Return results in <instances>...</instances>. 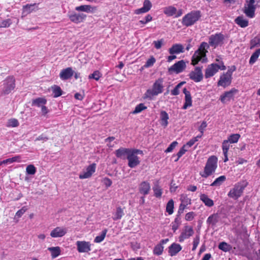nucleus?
Here are the masks:
<instances>
[{"label":"nucleus","mask_w":260,"mask_h":260,"mask_svg":"<svg viewBox=\"0 0 260 260\" xmlns=\"http://www.w3.org/2000/svg\"><path fill=\"white\" fill-rule=\"evenodd\" d=\"M26 210L27 209L25 207H23L16 212L15 216L17 218L21 217L22 215L26 212Z\"/></svg>","instance_id":"obj_61"},{"label":"nucleus","mask_w":260,"mask_h":260,"mask_svg":"<svg viewBox=\"0 0 260 260\" xmlns=\"http://www.w3.org/2000/svg\"><path fill=\"white\" fill-rule=\"evenodd\" d=\"M231 144L228 140H225L223 141L222 144V149L223 152H228Z\"/></svg>","instance_id":"obj_51"},{"label":"nucleus","mask_w":260,"mask_h":260,"mask_svg":"<svg viewBox=\"0 0 260 260\" xmlns=\"http://www.w3.org/2000/svg\"><path fill=\"white\" fill-rule=\"evenodd\" d=\"M143 7L148 12L152 7L151 3L149 0H145Z\"/></svg>","instance_id":"obj_59"},{"label":"nucleus","mask_w":260,"mask_h":260,"mask_svg":"<svg viewBox=\"0 0 260 260\" xmlns=\"http://www.w3.org/2000/svg\"><path fill=\"white\" fill-rule=\"evenodd\" d=\"M68 17L71 22L75 24H79L83 22L86 19L87 15L83 13L71 12L68 13Z\"/></svg>","instance_id":"obj_10"},{"label":"nucleus","mask_w":260,"mask_h":260,"mask_svg":"<svg viewBox=\"0 0 260 260\" xmlns=\"http://www.w3.org/2000/svg\"><path fill=\"white\" fill-rule=\"evenodd\" d=\"M38 9V4H28L22 7V12L23 14L27 15L34 11H36Z\"/></svg>","instance_id":"obj_23"},{"label":"nucleus","mask_w":260,"mask_h":260,"mask_svg":"<svg viewBox=\"0 0 260 260\" xmlns=\"http://www.w3.org/2000/svg\"><path fill=\"white\" fill-rule=\"evenodd\" d=\"M194 234L193 228L191 226L185 225L179 237V241L182 242L184 240L188 239Z\"/></svg>","instance_id":"obj_15"},{"label":"nucleus","mask_w":260,"mask_h":260,"mask_svg":"<svg viewBox=\"0 0 260 260\" xmlns=\"http://www.w3.org/2000/svg\"><path fill=\"white\" fill-rule=\"evenodd\" d=\"M146 109L147 107L145 106L144 104L140 103L136 107L134 111L132 113L134 114H138Z\"/></svg>","instance_id":"obj_46"},{"label":"nucleus","mask_w":260,"mask_h":260,"mask_svg":"<svg viewBox=\"0 0 260 260\" xmlns=\"http://www.w3.org/2000/svg\"><path fill=\"white\" fill-rule=\"evenodd\" d=\"M163 40L162 39H161L160 40H158V41H155L153 42V44L154 45V47L156 49H160L161 46H162V45L163 44Z\"/></svg>","instance_id":"obj_62"},{"label":"nucleus","mask_w":260,"mask_h":260,"mask_svg":"<svg viewBox=\"0 0 260 260\" xmlns=\"http://www.w3.org/2000/svg\"><path fill=\"white\" fill-rule=\"evenodd\" d=\"M101 77L102 74L99 71L96 70L88 76V79L98 81Z\"/></svg>","instance_id":"obj_45"},{"label":"nucleus","mask_w":260,"mask_h":260,"mask_svg":"<svg viewBox=\"0 0 260 260\" xmlns=\"http://www.w3.org/2000/svg\"><path fill=\"white\" fill-rule=\"evenodd\" d=\"M207 122L205 121H203L202 122L201 125L198 128L199 131L201 133H204V131L206 127H207Z\"/></svg>","instance_id":"obj_63"},{"label":"nucleus","mask_w":260,"mask_h":260,"mask_svg":"<svg viewBox=\"0 0 260 260\" xmlns=\"http://www.w3.org/2000/svg\"><path fill=\"white\" fill-rule=\"evenodd\" d=\"M200 200L208 207H211L214 205L213 201L205 194H202L200 196Z\"/></svg>","instance_id":"obj_31"},{"label":"nucleus","mask_w":260,"mask_h":260,"mask_svg":"<svg viewBox=\"0 0 260 260\" xmlns=\"http://www.w3.org/2000/svg\"><path fill=\"white\" fill-rule=\"evenodd\" d=\"M235 22L242 28L247 27L249 24L248 20L243 16H239L235 19Z\"/></svg>","instance_id":"obj_29"},{"label":"nucleus","mask_w":260,"mask_h":260,"mask_svg":"<svg viewBox=\"0 0 260 260\" xmlns=\"http://www.w3.org/2000/svg\"><path fill=\"white\" fill-rule=\"evenodd\" d=\"M236 68L235 66H233L231 67L230 69H229L228 71L225 73L226 74H227L228 76H230L231 77H232V74L233 73L236 71Z\"/></svg>","instance_id":"obj_64"},{"label":"nucleus","mask_w":260,"mask_h":260,"mask_svg":"<svg viewBox=\"0 0 260 260\" xmlns=\"http://www.w3.org/2000/svg\"><path fill=\"white\" fill-rule=\"evenodd\" d=\"M224 36L221 33H217L215 35H212L209 38V44L206 42H202L198 49L194 52L191 57V64L193 66L197 64L199 61L202 63H205L208 59L206 56L207 49L209 48V45L214 48L217 46H221L223 44Z\"/></svg>","instance_id":"obj_1"},{"label":"nucleus","mask_w":260,"mask_h":260,"mask_svg":"<svg viewBox=\"0 0 260 260\" xmlns=\"http://www.w3.org/2000/svg\"><path fill=\"white\" fill-rule=\"evenodd\" d=\"M186 68L185 62L183 60H181L178 61L175 64H174L172 66H171L170 69V71H174L176 73H180L182 72Z\"/></svg>","instance_id":"obj_22"},{"label":"nucleus","mask_w":260,"mask_h":260,"mask_svg":"<svg viewBox=\"0 0 260 260\" xmlns=\"http://www.w3.org/2000/svg\"><path fill=\"white\" fill-rule=\"evenodd\" d=\"M174 202L172 199L169 201L166 205V212L169 215H171L174 212Z\"/></svg>","instance_id":"obj_41"},{"label":"nucleus","mask_w":260,"mask_h":260,"mask_svg":"<svg viewBox=\"0 0 260 260\" xmlns=\"http://www.w3.org/2000/svg\"><path fill=\"white\" fill-rule=\"evenodd\" d=\"M185 82H181L178 83L173 90L171 91V94L173 95H177L179 94V88L185 83Z\"/></svg>","instance_id":"obj_49"},{"label":"nucleus","mask_w":260,"mask_h":260,"mask_svg":"<svg viewBox=\"0 0 260 260\" xmlns=\"http://www.w3.org/2000/svg\"><path fill=\"white\" fill-rule=\"evenodd\" d=\"M226 180L225 176H220L217 178L211 184V186L218 187L220 186Z\"/></svg>","instance_id":"obj_36"},{"label":"nucleus","mask_w":260,"mask_h":260,"mask_svg":"<svg viewBox=\"0 0 260 260\" xmlns=\"http://www.w3.org/2000/svg\"><path fill=\"white\" fill-rule=\"evenodd\" d=\"M177 9L173 6H169L165 7L164 10V14L169 17L175 15Z\"/></svg>","instance_id":"obj_32"},{"label":"nucleus","mask_w":260,"mask_h":260,"mask_svg":"<svg viewBox=\"0 0 260 260\" xmlns=\"http://www.w3.org/2000/svg\"><path fill=\"white\" fill-rule=\"evenodd\" d=\"M183 92L185 94V103L182 107L183 109H186L188 107L192 106V99L189 91L187 90L186 88L183 89Z\"/></svg>","instance_id":"obj_25"},{"label":"nucleus","mask_w":260,"mask_h":260,"mask_svg":"<svg viewBox=\"0 0 260 260\" xmlns=\"http://www.w3.org/2000/svg\"><path fill=\"white\" fill-rule=\"evenodd\" d=\"M164 250V247L161 244L156 245L153 249V253L156 255H160L162 254Z\"/></svg>","instance_id":"obj_48"},{"label":"nucleus","mask_w":260,"mask_h":260,"mask_svg":"<svg viewBox=\"0 0 260 260\" xmlns=\"http://www.w3.org/2000/svg\"><path fill=\"white\" fill-rule=\"evenodd\" d=\"M260 46V38L257 35L250 41V49H252Z\"/></svg>","instance_id":"obj_37"},{"label":"nucleus","mask_w":260,"mask_h":260,"mask_svg":"<svg viewBox=\"0 0 260 260\" xmlns=\"http://www.w3.org/2000/svg\"><path fill=\"white\" fill-rule=\"evenodd\" d=\"M232 80V77L228 76L225 73H223L220 75L219 79L217 82V86H222L225 88L231 84Z\"/></svg>","instance_id":"obj_17"},{"label":"nucleus","mask_w":260,"mask_h":260,"mask_svg":"<svg viewBox=\"0 0 260 260\" xmlns=\"http://www.w3.org/2000/svg\"><path fill=\"white\" fill-rule=\"evenodd\" d=\"M15 80L13 76H9L3 81L2 94L4 95L9 94L15 87Z\"/></svg>","instance_id":"obj_7"},{"label":"nucleus","mask_w":260,"mask_h":260,"mask_svg":"<svg viewBox=\"0 0 260 260\" xmlns=\"http://www.w3.org/2000/svg\"><path fill=\"white\" fill-rule=\"evenodd\" d=\"M199 243H200V236L197 235L194 238L193 241V246L192 248V251H194L197 249Z\"/></svg>","instance_id":"obj_55"},{"label":"nucleus","mask_w":260,"mask_h":260,"mask_svg":"<svg viewBox=\"0 0 260 260\" xmlns=\"http://www.w3.org/2000/svg\"><path fill=\"white\" fill-rule=\"evenodd\" d=\"M46 103L47 100L45 98H38L32 100L31 105L39 107L45 105Z\"/></svg>","instance_id":"obj_35"},{"label":"nucleus","mask_w":260,"mask_h":260,"mask_svg":"<svg viewBox=\"0 0 260 260\" xmlns=\"http://www.w3.org/2000/svg\"><path fill=\"white\" fill-rule=\"evenodd\" d=\"M240 138V135L238 134H232L228 137L227 140L231 144H232L237 143Z\"/></svg>","instance_id":"obj_43"},{"label":"nucleus","mask_w":260,"mask_h":260,"mask_svg":"<svg viewBox=\"0 0 260 260\" xmlns=\"http://www.w3.org/2000/svg\"><path fill=\"white\" fill-rule=\"evenodd\" d=\"M140 155L141 157L143 155L142 150L138 149H131V168H134L140 163Z\"/></svg>","instance_id":"obj_13"},{"label":"nucleus","mask_w":260,"mask_h":260,"mask_svg":"<svg viewBox=\"0 0 260 260\" xmlns=\"http://www.w3.org/2000/svg\"><path fill=\"white\" fill-rule=\"evenodd\" d=\"M164 79L161 78L156 80L153 83L152 88L148 89L145 92L144 98L146 99L151 100L154 96L161 93L164 91Z\"/></svg>","instance_id":"obj_2"},{"label":"nucleus","mask_w":260,"mask_h":260,"mask_svg":"<svg viewBox=\"0 0 260 260\" xmlns=\"http://www.w3.org/2000/svg\"><path fill=\"white\" fill-rule=\"evenodd\" d=\"M156 59L153 56H151L150 58H149L146 62L144 67L145 68H149L154 64V63L155 62Z\"/></svg>","instance_id":"obj_53"},{"label":"nucleus","mask_w":260,"mask_h":260,"mask_svg":"<svg viewBox=\"0 0 260 260\" xmlns=\"http://www.w3.org/2000/svg\"><path fill=\"white\" fill-rule=\"evenodd\" d=\"M74 71L71 67L62 69L59 74V77L62 80H67L70 79L74 75Z\"/></svg>","instance_id":"obj_21"},{"label":"nucleus","mask_w":260,"mask_h":260,"mask_svg":"<svg viewBox=\"0 0 260 260\" xmlns=\"http://www.w3.org/2000/svg\"><path fill=\"white\" fill-rule=\"evenodd\" d=\"M48 249L51 252V257L52 258H55L60 254V248L58 246L49 247Z\"/></svg>","instance_id":"obj_33"},{"label":"nucleus","mask_w":260,"mask_h":260,"mask_svg":"<svg viewBox=\"0 0 260 260\" xmlns=\"http://www.w3.org/2000/svg\"><path fill=\"white\" fill-rule=\"evenodd\" d=\"M185 148L186 146L184 145L181 148L177 154V158L175 160V161H177L187 151V149Z\"/></svg>","instance_id":"obj_52"},{"label":"nucleus","mask_w":260,"mask_h":260,"mask_svg":"<svg viewBox=\"0 0 260 260\" xmlns=\"http://www.w3.org/2000/svg\"><path fill=\"white\" fill-rule=\"evenodd\" d=\"M123 215V211L121 208L118 207L116 209V211L114 214V217H113V219L115 220L120 219Z\"/></svg>","instance_id":"obj_50"},{"label":"nucleus","mask_w":260,"mask_h":260,"mask_svg":"<svg viewBox=\"0 0 260 260\" xmlns=\"http://www.w3.org/2000/svg\"><path fill=\"white\" fill-rule=\"evenodd\" d=\"M115 154L116 157L121 159H127L128 166L130 167V149L120 147L115 150Z\"/></svg>","instance_id":"obj_11"},{"label":"nucleus","mask_w":260,"mask_h":260,"mask_svg":"<svg viewBox=\"0 0 260 260\" xmlns=\"http://www.w3.org/2000/svg\"><path fill=\"white\" fill-rule=\"evenodd\" d=\"M160 119L161 125L166 127L168 125V119L169 116L168 114L165 111H161L160 113Z\"/></svg>","instance_id":"obj_30"},{"label":"nucleus","mask_w":260,"mask_h":260,"mask_svg":"<svg viewBox=\"0 0 260 260\" xmlns=\"http://www.w3.org/2000/svg\"><path fill=\"white\" fill-rule=\"evenodd\" d=\"M51 89L53 94V97L55 98L61 96L63 93V91L61 88L56 85H54L51 86Z\"/></svg>","instance_id":"obj_34"},{"label":"nucleus","mask_w":260,"mask_h":260,"mask_svg":"<svg viewBox=\"0 0 260 260\" xmlns=\"http://www.w3.org/2000/svg\"><path fill=\"white\" fill-rule=\"evenodd\" d=\"M245 187L246 185L237 183L234 186V188L230 190L228 195L230 198L237 200L241 197Z\"/></svg>","instance_id":"obj_8"},{"label":"nucleus","mask_w":260,"mask_h":260,"mask_svg":"<svg viewBox=\"0 0 260 260\" xmlns=\"http://www.w3.org/2000/svg\"><path fill=\"white\" fill-rule=\"evenodd\" d=\"M107 233V229H105L103 230L101 234L99 236H97L94 239V242L95 243H100L102 242L105 239L106 234Z\"/></svg>","instance_id":"obj_42"},{"label":"nucleus","mask_w":260,"mask_h":260,"mask_svg":"<svg viewBox=\"0 0 260 260\" xmlns=\"http://www.w3.org/2000/svg\"><path fill=\"white\" fill-rule=\"evenodd\" d=\"M169 254L173 256L176 255L182 249V246L178 243H173L168 248Z\"/></svg>","instance_id":"obj_24"},{"label":"nucleus","mask_w":260,"mask_h":260,"mask_svg":"<svg viewBox=\"0 0 260 260\" xmlns=\"http://www.w3.org/2000/svg\"><path fill=\"white\" fill-rule=\"evenodd\" d=\"M12 23L10 19L3 20L1 21L2 27H8Z\"/></svg>","instance_id":"obj_57"},{"label":"nucleus","mask_w":260,"mask_h":260,"mask_svg":"<svg viewBox=\"0 0 260 260\" xmlns=\"http://www.w3.org/2000/svg\"><path fill=\"white\" fill-rule=\"evenodd\" d=\"M221 65L217 63H213L208 65L206 68L205 73V77L206 78H209L213 76L219 70H225V66L224 65L223 61H220Z\"/></svg>","instance_id":"obj_6"},{"label":"nucleus","mask_w":260,"mask_h":260,"mask_svg":"<svg viewBox=\"0 0 260 260\" xmlns=\"http://www.w3.org/2000/svg\"><path fill=\"white\" fill-rule=\"evenodd\" d=\"M202 17L201 12L193 10L183 16L182 24L183 26L188 27L194 25Z\"/></svg>","instance_id":"obj_4"},{"label":"nucleus","mask_w":260,"mask_h":260,"mask_svg":"<svg viewBox=\"0 0 260 260\" xmlns=\"http://www.w3.org/2000/svg\"><path fill=\"white\" fill-rule=\"evenodd\" d=\"M203 67H197L188 75L189 78L195 82H199L203 79Z\"/></svg>","instance_id":"obj_12"},{"label":"nucleus","mask_w":260,"mask_h":260,"mask_svg":"<svg viewBox=\"0 0 260 260\" xmlns=\"http://www.w3.org/2000/svg\"><path fill=\"white\" fill-rule=\"evenodd\" d=\"M154 194L156 198H160L162 195V190L158 184H155L152 188Z\"/></svg>","instance_id":"obj_44"},{"label":"nucleus","mask_w":260,"mask_h":260,"mask_svg":"<svg viewBox=\"0 0 260 260\" xmlns=\"http://www.w3.org/2000/svg\"><path fill=\"white\" fill-rule=\"evenodd\" d=\"M218 158L215 155L210 156L206 163L203 172H200V175L203 177L207 178L213 174L217 168Z\"/></svg>","instance_id":"obj_3"},{"label":"nucleus","mask_w":260,"mask_h":260,"mask_svg":"<svg viewBox=\"0 0 260 260\" xmlns=\"http://www.w3.org/2000/svg\"><path fill=\"white\" fill-rule=\"evenodd\" d=\"M115 140V137H109L105 140V142H107V145L109 147H113L114 146V143L112 144L111 142Z\"/></svg>","instance_id":"obj_58"},{"label":"nucleus","mask_w":260,"mask_h":260,"mask_svg":"<svg viewBox=\"0 0 260 260\" xmlns=\"http://www.w3.org/2000/svg\"><path fill=\"white\" fill-rule=\"evenodd\" d=\"M195 215L196 214L193 212H188L185 215V220L187 221H191L194 218Z\"/></svg>","instance_id":"obj_60"},{"label":"nucleus","mask_w":260,"mask_h":260,"mask_svg":"<svg viewBox=\"0 0 260 260\" xmlns=\"http://www.w3.org/2000/svg\"><path fill=\"white\" fill-rule=\"evenodd\" d=\"M19 123L17 119L15 118L10 119L7 124V126L9 127H15L19 125Z\"/></svg>","instance_id":"obj_47"},{"label":"nucleus","mask_w":260,"mask_h":260,"mask_svg":"<svg viewBox=\"0 0 260 260\" xmlns=\"http://www.w3.org/2000/svg\"><path fill=\"white\" fill-rule=\"evenodd\" d=\"M228 217L227 214L222 210H218L216 213L210 215L206 220L209 226L214 227L219 222H222L224 218Z\"/></svg>","instance_id":"obj_5"},{"label":"nucleus","mask_w":260,"mask_h":260,"mask_svg":"<svg viewBox=\"0 0 260 260\" xmlns=\"http://www.w3.org/2000/svg\"><path fill=\"white\" fill-rule=\"evenodd\" d=\"M178 145V142L177 141L173 142L167 148V149L165 150L166 153L171 152L173 151V150Z\"/></svg>","instance_id":"obj_56"},{"label":"nucleus","mask_w":260,"mask_h":260,"mask_svg":"<svg viewBox=\"0 0 260 260\" xmlns=\"http://www.w3.org/2000/svg\"><path fill=\"white\" fill-rule=\"evenodd\" d=\"M21 157L19 155L15 156L12 158H9L4 160L2 161V162L4 163V165L7 164H11L14 162H20V161Z\"/></svg>","instance_id":"obj_40"},{"label":"nucleus","mask_w":260,"mask_h":260,"mask_svg":"<svg viewBox=\"0 0 260 260\" xmlns=\"http://www.w3.org/2000/svg\"><path fill=\"white\" fill-rule=\"evenodd\" d=\"M37 172V168L34 165H29L26 168V176L25 181H28L30 179L29 175H34Z\"/></svg>","instance_id":"obj_27"},{"label":"nucleus","mask_w":260,"mask_h":260,"mask_svg":"<svg viewBox=\"0 0 260 260\" xmlns=\"http://www.w3.org/2000/svg\"><path fill=\"white\" fill-rule=\"evenodd\" d=\"M246 2L247 4L244 6L243 12L247 17L252 18L255 16V11L256 8V6L254 5L255 0H249L248 2Z\"/></svg>","instance_id":"obj_9"},{"label":"nucleus","mask_w":260,"mask_h":260,"mask_svg":"<svg viewBox=\"0 0 260 260\" xmlns=\"http://www.w3.org/2000/svg\"><path fill=\"white\" fill-rule=\"evenodd\" d=\"M77 249L79 253H88L91 250V243L85 241H77L76 243Z\"/></svg>","instance_id":"obj_14"},{"label":"nucleus","mask_w":260,"mask_h":260,"mask_svg":"<svg viewBox=\"0 0 260 260\" xmlns=\"http://www.w3.org/2000/svg\"><path fill=\"white\" fill-rule=\"evenodd\" d=\"M96 169V164L92 163L88 166L85 170L83 171L79 174V177L80 179H86L90 177L95 172Z\"/></svg>","instance_id":"obj_16"},{"label":"nucleus","mask_w":260,"mask_h":260,"mask_svg":"<svg viewBox=\"0 0 260 260\" xmlns=\"http://www.w3.org/2000/svg\"><path fill=\"white\" fill-rule=\"evenodd\" d=\"M152 20V17L150 15L148 14L143 19L140 20L139 22L143 24H145L151 21Z\"/></svg>","instance_id":"obj_54"},{"label":"nucleus","mask_w":260,"mask_h":260,"mask_svg":"<svg viewBox=\"0 0 260 260\" xmlns=\"http://www.w3.org/2000/svg\"><path fill=\"white\" fill-rule=\"evenodd\" d=\"M260 55V48L256 49L251 55L249 63L250 64H254L257 60L259 56Z\"/></svg>","instance_id":"obj_38"},{"label":"nucleus","mask_w":260,"mask_h":260,"mask_svg":"<svg viewBox=\"0 0 260 260\" xmlns=\"http://www.w3.org/2000/svg\"><path fill=\"white\" fill-rule=\"evenodd\" d=\"M169 51L171 54H179L184 52V48L181 44H176L169 49Z\"/></svg>","instance_id":"obj_28"},{"label":"nucleus","mask_w":260,"mask_h":260,"mask_svg":"<svg viewBox=\"0 0 260 260\" xmlns=\"http://www.w3.org/2000/svg\"><path fill=\"white\" fill-rule=\"evenodd\" d=\"M218 248L220 250L226 252L230 251L232 249V247L231 245L229 244L226 242H222L219 244Z\"/></svg>","instance_id":"obj_39"},{"label":"nucleus","mask_w":260,"mask_h":260,"mask_svg":"<svg viewBox=\"0 0 260 260\" xmlns=\"http://www.w3.org/2000/svg\"><path fill=\"white\" fill-rule=\"evenodd\" d=\"M139 190L141 194L144 196L148 194L150 190V183L147 181H143L139 185Z\"/></svg>","instance_id":"obj_26"},{"label":"nucleus","mask_w":260,"mask_h":260,"mask_svg":"<svg viewBox=\"0 0 260 260\" xmlns=\"http://www.w3.org/2000/svg\"><path fill=\"white\" fill-rule=\"evenodd\" d=\"M75 11L78 12H85L87 13H94L97 8L96 7L88 5H83L79 6L76 7L75 8Z\"/></svg>","instance_id":"obj_19"},{"label":"nucleus","mask_w":260,"mask_h":260,"mask_svg":"<svg viewBox=\"0 0 260 260\" xmlns=\"http://www.w3.org/2000/svg\"><path fill=\"white\" fill-rule=\"evenodd\" d=\"M237 92V89L235 88H233L230 90L225 91L222 95H221L220 97V100L223 104L229 102L234 98V95Z\"/></svg>","instance_id":"obj_18"},{"label":"nucleus","mask_w":260,"mask_h":260,"mask_svg":"<svg viewBox=\"0 0 260 260\" xmlns=\"http://www.w3.org/2000/svg\"><path fill=\"white\" fill-rule=\"evenodd\" d=\"M67 231L66 228L57 226L51 232L50 236L52 238L62 237L67 234Z\"/></svg>","instance_id":"obj_20"}]
</instances>
